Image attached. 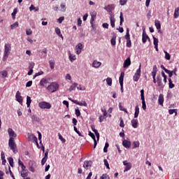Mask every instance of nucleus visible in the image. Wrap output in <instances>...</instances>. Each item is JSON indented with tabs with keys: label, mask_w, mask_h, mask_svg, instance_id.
<instances>
[{
	"label": "nucleus",
	"mask_w": 179,
	"mask_h": 179,
	"mask_svg": "<svg viewBox=\"0 0 179 179\" xmlns=\"http://www.w3.org/2000/svg\"><path fill=\"white\" fill-rule=\"evenodd\" d=\"M12 50V47L10 43H6L4 46V54L3 57V61H6L8 59V57L10 55V51Z\"/></svg>",
	"instance_id": "nucleus-1"
},
{
	"label": "nucleus",
	"mask_w": 179,
	"mask_h": 179,
	"mask_svg": "<svg viewBox=\"0 0 179 179\" xmlns=\"http://www.w3.org/2000/svg\"><path fill=\"white\" fill-rule=\"evenodd\" d=\"M59 89V85L57 83H52L50 85L48 86L47 90L50 92L51 93H54V92H57Z\"/></svg>",
	"instance_id": "nucleus-2"
},
{
	"label": "nucleus",
	"mask_w": 179,
	"mask_h": 179,
	"mask_svg": "<svg viewBox=\"0 0 179 179\" xmlns=\"http://www.w3.org/2000/svg\"><path fill=\"white\" fill-rule=\"evenodd\" d=\"M8 146L10 148L11 150H13V153H17V147L16 145V143H15V140L9 138Z\"/></svg>",
	"instance_id": "nucleus-3"
},
{
	"label": "nucleus",
	"mask_w": 179,
	"mask_h": 179,
	"mask_svg": "<svg viewBox=\"0 0 179 179\" xmlns=\"http://www.w3.org/2000/svg\"><path fill=\"white\" fill-rule=\"evenodd\" d=\"M124 76H125V73L122 72L120 73V76L119 78V83L120 85V90H121L122 93L124 92Z\"/></svg>",
	"instance_id": "nucleus-4"
},
{
	"label": "nucleus",
	"mask_w": 179,
	"mask_h": 179,
	"mask_svg": "<svg viewBox=\"0 0 179 179\" xmlns=\"http://www.w3.org/2000/svg\"><path fill=\"white\" fill-rule=\"evenodd\" d=\"M40 108L50 110L51 108V103L45 101H42L38 103Z\"/></svg>",
	"instance_id": "nucleus-5"
},
{
	"label": "nucleus",
	"mask_w": 179,
	"mask_h": 179,
	"mask_svg": "<svg viewBox=\"0 0 179 179\" xmlns=\"http://www.w3.org/2000/svg\"><path fill=\"white\" fill-rule=\"evenodd\" d=\"M141 97L142 101V108L146 110V102L145 101V90H141Z\"/></svg>",
	"instance_id": "nucleus-6"
},
{
	"label": "nucleus",
	"mask_w": 179,
	"mask_h": 179,
	"mask_svg": "<svg viewBox=\"0 0 179 179\" xmlns=\"http://www.w3.org/2000/svg\"><path fill=\"white\" fill-rule=\"evenodd\" d=\"M141 64H140L138 69L136 70V72L133 77L134 82H138V80H139V78H141Z\"/></svg>",
	"instance_id": "nucleus-7"
},
{
	"label": "nucleus",
	"mask_w": 179,
	"mask_h": 179,
	"mask_svg": "<svg viewBox=\"0 0 179 179\" xmlns=\"http://www.w3.org/2000/svg\"><path fill=\"white\" fill-rule=\"evenodd\" d=\"M123 164L124 166H125L124 173H126V171H129V170L132 169V164L130 162H128V161H124Z\"/></svg>",
	"instance_id": "nucleus-8"
},
{
	"label": "nucleus",
	"mask_w": 179,
	"mask_h": 179,
	"mask_svg": "<svg viewBox=\"0 0 179 179\" xmlns=\"http://www.w3.org/2000/svg\"><path fill=\"white\" fill-rule=\"evenodd\" d=\"M8 134L10 136V139H12V140H15V138H16L17 136L16 133H15V131H13V129L11 128H9L8 129Z\"/></svg>",
	"instance_id": "nucleus-9"
},
{
	"label": "nucleus",
	"mask_w": 179,
	"mask_h": 179,
	"mask_svg": "<svg viewBox=\"0 0 179 179\" xmlns=\"http://www.w3.org/2000/svg\"><path fill=\"white\" fill-rule=\"evenodd\" d=\"M149 40V36L146 34V31H145V29L143 31V35H142V41L143 44L146 43Z\"/></svg>",
	"instance_id": "nucleus-10"
},
{
	"label": "nucleus",
	"mask_w": 179,
	"mask_h": 179,
	"mask_svg": "<svg viewBox=\"0 0 179 179\" xmlns=\"http://www.w3.org/2000/svg\"><path fill=\"white\" fill-rule=\"evenodd\" d=\"M89 136L92 138L94 141V149H96V146H97V141L96 140V136L92 131H89Z\"/></svg>",
	"instance_id": "nucleus-11"
},
{
	"label": "nucleus",
	"mask_w": 179,
	"mask_h": 179,
	"mask_svg": "<svg viewBox=\"0 0 179 179\" xmlns=\"http://www.w3.org/2000/svg\"><path fill=\"white\" fill-rule=\"evenodd\" d=\"M28 140L30 142H37V137L34 134H28Z\"/></svg>",
	"instance_id": "nucleus-12"
},
{
	"label": "nucleus",
	"mask_w": 179,
	"mask_h": 179,
	"mask_svg": "<svg viewBox=\"0 0 179 179\" xmlns=\"http://www.w3.org/2000/svg\"><path fill=\"white\" fill-rule=\"evenodd\" d=\"M83 167L85 170H89L92 167V161H85Z\"/></svg>",
	"instance_id": "nucleus-13"
},
{
	"label": "nucleus",
	"mask_w": 179,
	"mask_h": 179,
	"mask_svg": "<svg viewBox=\"0 0 179 179\" xmlns=\"http://www.w3.org/2000/svg\"><path fill=\"white\" fill-rule=\"evenodd\" d=\"M112 38L110 40V44L111 45H115V40L117 38V35L115 34V33L113 32L112 34Z\"/></svg>",
	"instance_id": "nucleus-14"
},
{
	"label": "nucleus",
	"mask_w": 179,
	"mask_h": 179,
	"mask_svg": "<svg viewBox=\"0 0 179 179\" xmlns=\"http://www.w3.org/2000/svg\"><path fill=\"white\" fill-rule=\"evenodd\" d=\"M158 103H159V106H163V103H164V96L162 94H159V96Z\"/></svg>",
	"instance_id": "nucleus-15"
},
{
	"label": "nucleus",
	"mask_w": 179,
	"mask_h": 179,
	"mask_svg": "<svg viewBox=\"0 0 179 179\" xmlns=\"http://www.w3.org/2000/svg\"><path fill=\"white\" fill-rule=\"evenodd\" d=\"M122 145L127 149H129V148H131V141H127V140H124L122 142Z\"/></svg>",
	"instance_id": "nucleus-16"
},
{
	"label": "nucleus",
	"mask_w": 179,
	"mask_h": 179,
	"mask_svg": "<svg viewBox=\"0 0 179 179\" xmlns=\"http://www.w3.org/2000/svg\"><path fill=\"white\" fill-rule=\"evenodd\" d=\"M131 65V58L128 57L124 62L123 67L128 68Z\"/></svg>",
	"instance_id": "nucleus-17"
},
{
	"label": "nucleus",
	"mask_w": 179,
	"mask_h": 179,
	"mask_svg": "<svg viewBox=\"0 0 179 179\" xmlns=\"http://www.w3.org/2000/svg\"><path fill=\"white\" fill-rule=\"evenodd\" d=\"M96 16H97V13H96V12H92L91 13V20H90L91 24H93V22H94V20L96 19Z\"/></svg>",
	"instance_id": "nucleus-18"
},
{
	"label": "nucleus",
	"mask_w": 179,
	"mask_h": 179,
	"mask_svg": "<svg viewBox=\"0 0 179 179\" xmlns=\"http://www.w3.org/2000/svg\"><path fill=\"white\" fill-rule=\"evenodd\" d=\"M47 83H48V80H47L45 78H43L41 80L40 85L41 86H43V87H46Z\"/></svg>",
	"instance_id": "nucleus-19"
},
{
	"label": "nucleus",
	"mask_w": 179,
	"mask_h": 179,
	"mask_svg": "<svg viewBox=\"0 0 179 179\" xmlns=\"http://www.w3.org/2000/svg\"><path fill=\"white\" fill-rule=\"evenodd\" d=\"M92 66H94V68H100V66H101V62L95 60L93 62Z\"/></svg>",
	"instance_id": "nucleus-20"
},
{
	"label": "nucleus",
	"mask_w": 179,
	"mask_h": 179,
	"mask_svg": "<svg viewBox=\"0 0 179 179\" xmlns=\"http://www.w3.org/2000/svg\"><path fill=\"white\" fill-rule=\"evenodd\" d=\"M139 115V106L136 105L135 107L134 118H138Z\"/></svg>",
	"instance_id": "nucleus-21"
},
{
	"label": "nucleus",
	"mask_w": 179,
	"mask_h": 179,
	"mask_svg": "<svg viewBox=\"0 0 179 179\" xmlns=\"http://www.w3.org/2000/svg\"><path fill=\"white\" fill-rule=\"evenodd\" d=\"M133 128H138V120L133 119L131 121Z\"/></svg>",
	"instance_id": "nucleus-22"
},
{
	"label": "nucleus",
	"mask_w": 179,
	"mask_h": 179,
	"mask_svg": "<svg viewBox=\"0 0 179 179\" xmlns=\"http://www.w3.org/2000/svg\"><path fill=\"white\" fill-rule=\"evenodd\" d=\"M111 27H115V18L114 17H110Z\"/></svg>",
	"instance_id": "nucleus-23"
},
{
	"label": "nucleus",
	"mask_w": 179,
	"mask_h": 179,
	"mask_svg": "<svg viewBox=\"0 0 179 179\" xmlns=\"http://www.w3.org/2000/svg\"><path fill=\"white\" fill-rule=\"evenodd\" d=\"M157 82L159 87L162 85V76L159 74L157 76Z\"/></svg>",
	"instance_id": "nucleus-24"
},
{
	"label": "nucleus",
	"mask_w": 179,
	"mask_h": 179,
	"mask_svg": "<svg viewBox=\"0 0 179 179\" xmlns=\"http://www.w3.org/2000/svg\"><path fill=\"white\" fill-rule=\"evenodd\" d=\"M155 24L157 30H160V29H162V24H160V21L156 20L155 21Z\"/></svg>",
	"instance_id": "nucleus-25"
},
{
	"label": "nucleus",
	"mask_w": 179,
	"mask_h": 179,
	"mask_svg": "<svg viewBox=\"0 0 179 179\" xmlns=\"http://www.w3.org/2000/svg\"><path fill=\"white\" fill-rule=\"evenodd\" d=\"M125 39L127 40H131V37L129 35V28H127L126 29V35L124 36Z\"/></svg>",
	"instance_id": "nucleus-26"
},
{
	"label": "nucleus",
	"mask_w": 179,
	"mask_h": 179,
	"mask_svg": "<svg viewBox=\"0 0 179 179\" xmlns=\"http://www.w3.org/2000/svg\"><path fill=\"white\" fill-rule=\"evenodd\" d=\"M27 176H29V171H24L21 172V177H22V178H26Z\"/></svg>",
	"instance_id": "nucleus-27"
},
{
	"label": "nucleus",
	"mask_w": 179,
	"mask_h": 179,
	"mask_svg": "<svg viewBox=\"0 0 179 179\" xmlns=\"http://www.w3.org/2000/svg\"><path fill=\"white\" fill-rule=\"evenodd\" d=\"M119 108L120 111H124V113H126V114H128V110H127V109H125L124 106H122V104L121 103H119Z\"/></svg>",
	"instance_id": "nucleus-28"
},
{
	"label": "nucleus",
	"mask_w": 179,
	"mask_h": 179,
	"mask_svg": "<svg viewBox=\"0 0 179 179\" xmlns=\"http://www.w3.org/2000/svg\"><path fill=\"white\" fill-rule=\"evenodd\" d=\"M78 86V83H74L69 89V92H72V90H75L76 89V87Z\"/></svg>",
	"instance_id": "nucleus-29"
},
{
	"label": "nucleus",
	"mask_w": 179,
	"mask_h": 179,
	"mask_svg": "<svg viewBox=\"0 0 179 179\" xmlns=\"http://www.w3.org/2000/svg\"><path fill=\"white\" fill-rule=\"evenodd\" d=\"M30 104H31V98L29 96H27V107H30Z\"/></svg>",
	"instance_id": "nucleus-30"
},
{
	"label": "nucleus",
	"mask_w": 179,
	"mask_h": 179,
	"mask_svg": "<svg viewBox=\"0 0 179 179\" xmlns=\"http://www.w3.org/2000/svg\"><path fill=\"white\" fill-rule=\"evenodd\" d=\"M16 13H17V8H14L13 12L11 13L13 19H16Z\"/></svg>",
	"instance_id": "nucleus-31"
},
{
	"label": "nucleus",
	"mask_w": 179,
	"mask_h": 179,
	"mask_svg": "<svg viewBox=\"0 0 179 179\" xmlns=\"http://www.w3.org/2000/svg\"><path fill=\"white\" fill-rule=\"evenodd\" d=\"M169 89H173L174 88V84L173 83V80L171 78H169Z\"/></svg>",
	"instance_id": "nucleus-32"
},
{
	"label": "nucleus",
	"mask_w": 179,
	"mask_h": 179,
	"mask_svg": "<svg viewBox=\"0 0 179 179\" xmlns=\"http://www.w3.org/2000/svg\"><path fill=\"white\" fill-rule=\"evenodd\" d=\"M179 16V8H176L175 9V13H174V17L175 19H177Z\"/></svg>",
	"instance_id": "nucleus-33"
},
{
	"label": "nucleus",
	"mask_w": 179,
	"mask_h": 179,
	"mask_svg": "<svg viewBox=\"0 0 179 179\" xmlns=\"http://www.w3.org/2000/svg\"><path fill=\"white\" fill-rule=\"evenodd\" d=\"M120 26H122V23H124V16L122 15V12L120 13Z\"/></svg>",
	"instance_id": "nucleus-34"
},
{
	"label": "nucleus",
	"mask_w": 179,
	"mask_h": 179,
	"mask_svg": "<svg viewBox=\"0 0 179 179\" xmlns=\"http://www.w3.org/2000/svg\"><path fill=\"white\" fill-rule=\"evenodd\" d=\"M106 83L108 86H111L113 85V79L111 78H106Z\"/></svg>",
	"instance_id": "nucleus-35"
},
{
	"label": "nucleus",
	"mask_w": 179,
	"mask_h": 179,
	"mask_svg": "<svg viewBox=\"0 0 179 179\" xmlns=\"http://www.w3.org/2000/svg\"><path fill=\"white\" fill-rule=\"evenodd\" d=\"M164 52L165 54L166 59H167L168 61H170V59H171L170 54H169V52H167V51H166V50H164Z\"/></svg>",
	"instance_id": "nucleus-36"
},
{
	"label": "nucleus",
	"mask_w": 179,
	"mask_h": 179,
	"mask_svg": "<svg viewBox=\"0 0 179 179\" xmlns=\"http://www.w3.org/2000/svg\"><path fill=\"white\" fill-rule=\"evenodd\" d=\"M152 38H153V44H154V45H159V39H157L155 36H152Z\"/></svg>",
	"instance_id": "nucleus-37"
},
{
	"label": "nucleus",
	"mask_w": 179,
	"mask_h": 179,
	"mask_svg": "<svg viewBox=\"0 0 179 179\" xmlns=\"http://www.w3.org/2000/svg\"><path fill=\"white\" fill-rule=\"evenodd\" d=\"M132 146H133V149L139 148V141H134L132 144Z\"/></svg>",
	"instance_id": "nucleus-38"
},
{
	"label": "nucleus",
	"mask_w": 179,
	"mask_h": 179,
	"mask_svg": "<svg viewBox=\"0 0 179 179\" xmlns=\"http://www.w3.org/2000/svg\"><path fill=\"white\" fill-rule=\"evenodd\" d=\"M50 69H54V65H55V62L54 60H50L49 62Z\"/></svg>",
	"instance_id": "nucleus-39"
},
{
	"label": "nucleus",
	"mask_w": 179,
	"mask_h": 179,
	"mask_svg": "<svg viewBox=\"0 0 179 179\" xmlns=\"http://www.w3.org/2000/svg\"><path fill=\"white\" fill-rule=\"evenodd\" d=\"M110 146V145L108 144V143H105V146H104V148H103V152H104V153H107V152H108V150L107 149H108V147Z\"/></svg>",
	"instance_id": "nucleus-40"
},
{
	"label": "nucleus",
	"mask_w": 179,
	"mask_h": 179,
	"mask_svg": "<svg viewBox=\"0 0 179 179\" xmlns=\"http://www.w3.org/2000/svg\"><path fill=\"white\" fill-rule=\"evenodd\" d=\"M8 163H9L10 166L11 167H13V158H12V157H8Z\"/></svg>",
	"instance_id": "nucleus-41"
},
{
	"label": "nucleus",
	"mask_w": 179,
	"mask_h": 179,
	"mask_svg": "<svg viewBox=\"0 0 179 179\" xmlns=\"http://www.w3.org/2000/svg\"><path fill=\"white\" fill-rule=\"evenodd\" d=\"M26 34H27V36H31V34H33V31H31V29H27Z\"/></svg>",
	"instance_id": "nucleus-42"
},
{
	"label": "nucleus",
	"mask_w": 179,
	"mask_h": 179,
	"mask_svg": "<svg viewBox=\"0 0 179 179\" xmlns=\"http://www.w3.org/2000/svg\"><path fill=\"white\" fill-rule=\"evenodd\" d=\"M103 163L106 169H108V170H110V164H108V161H107V159H104Z\"/></svg>",
	"instance_id": "nucleus-43"
},
{
	"label": "nucleus",
	"mask_w": 179,
	"mask_h": 179,
	"mask_svg": "<svg viewBox=\"0 0 179 179\" xmlns=\"http://www.w3.org/2000/svg\"><path fill=\"white\" fill-rule=\"evenodd\" d=\"M29 167H36V162L34 161H29Z\"/></svg>",
	"instance_id": "nucleus-44"
},
{
	"label": "nucleus",
	"mask_w": 179,
	"mask_h": 179,
	"mask_svg": "<svg viewBox=\"0 0 179 179\" xmlns=\"http://www.w3.org/2000/svg\"><path fill=\"white\" fill-rule=\"evenodd\" d=\"M1 75L2 78H5L6 76H8V72L6 71H3L1 72Z\"/></svg>",
	"instance_id": "nucleus-45"
},
{
	"label": "nucleus",
	"mask_w": 179,
	"mask_h": 179,
	"mask_svg": "<svg viewBox=\"0 0 179 179\" xmlns=\"http://www.w3.org/2000/svg\"><path fill=\"white\" fill-rule=\"evenodd\" d=\"M69 59H70L71 62H73V61H75V59H76V57L75 55L70 54Z\"/></svg>",
	"instance_id": "nucleus-46"
},
{
	"label": "nucleus",
	"mask_w": 179,
	"mask_h": 179,
	"mask_svg": "<svg viewBox=\"0 0 179 179\" xmlns=\"http://www.w3.org/2000/svg\"><path fill=\"white\" fill-rule=\"evenodd\" d=\"M18 26H19V23H18L17 22H15L14 24H13L10 25V28H11L12 29H16V27H18Z\"/></svg>",
	"instance_id": "nucleus-47"
},
{
	"label": "nucleus",
	"mask_w": 179,
	"mask_h": 179,
	"mask_svg": "<svg viewBox=\"0 0 179 179\" xmlns=\"http://www.w3.org/2000/svg\"><path fill=\"white\" fill-rule=\"evenodd\" d=\"M169 113L171 115H173V113H175V115H177V109H170Z\"/></svg>",
	"instance_id": "nucleus-48"
},
{
	"label": "nucleus",
	"mask_w": 179,
	"mask_h": 179,
	"mask_svg": "<svg viewBox=\"0 0 179 179\" xmlns=\"http://www.w3.org/2000/svg\"><path fill=\"white\" fill-rule=\"evenodd\" d=\"M60 8H61L62 12H65V10H66V7L65 6V4H64V3H62L60 5Z\"/></svg>",
	"instance_id": "nucleus-49"
},
{
	"label": "nucleus",
	"mask_w": 179,
	"mask_h": 179,
	"mask_svg": "<svg viewBox=\"0 0 179 179\" xmlns=\"http://www.w3.org/2000/svg\"><path fill=\"white\" fill-rule=\"evenodd\" d=\"M76 50H82L83 48V45L80 43L76 46Z\"/></svg>",
	"instance_id": "nucleus-50"
},
{
	"label": "nucleus",
	"mask_w": 179,
	"mask_h": 179,
	"mask_svg": "<svg viewBox=\"0 0 179 179\" xmlns=\"http://www.w3.org/2000/svg\"><path fill=\"white\" fill-rule=\"evenodd\" d=\"M78 106L87 107V103H86V101H83L82 102H79Z\"/></svg>",
	"instance_id": "nucleus-51"
},
{
	"label": "nucleus",
	"mask_w": 179,
	"mask_h": 179,
	"mask_svg": "<svg viewBox=\"0 0 179 179\" xmlns=\"http://www.w3.org/2000/svg\"><path fill=\"white\" fill-rule=\"evenodd\" d=\"M58 136H59V139H60V141H62V142H63V143H65V142H66V140H65V138H62V136L61 135V134H58Z\"/></svg>",
	"instance_id": "nucleus-52"
},
{
	"label": "nucleus",
	"mask_w": 179,
	"mask_h": 179,
	"mask_svg": "<svg viewBox=\"0 0 179 179\" xmlns=\"http://www.w3.org/2000/svg\"><path fill=\"white\" fill-rule=\"evenodd\" d=\"M73 129H74L75 132H76V134H78V136H83V135H82V134H80V131H79L78 130V128H76V127L74 126Z\"/></svg>",
	"instance_id": "nucleus-53"
},
{
	"label": "nucleus",
	"mask_w": 179,
	"mask_h": 179,
	"mask_svg": "<svg viewBox=\"0 0 179 179\" xmlns=\"http://www.w3.org/2000/svg\"><path fill=\"white\" fill-rule=\"evenodd\" d=\"M41 54H44L43 58H47V49H43L41 52Z\"/></svg>",
	"instance_id": "nucleus-54"
},
{
	"label": "nucleus",
	"mask_w": 179,
	"mask_h": 179,
	"mask_svg": "<svg viewBox=\"0 0 179 179\" xmlns=\"http://www.w3.org/2000/svg\"><path fill=\"white\" fill-rule=\"evenodd\" d=\"M17 101H18V103H20V104H22V103H23V99H22V96H17L15 97Z\"/></svg>",
	"instance_id": "nucleus-55"
},
{
	"label": "nucleus",
	"mask_w": 179,
	"mask_h": 179,
	"mask_svg": "<svg viewBox=\"0 0 179 179\" xmlns=\"http://www.w3.org/2000/svg\"><path fill=\"white\" fill-rule=\"evenodd\" d=\"M120 127H121V128H124V127H125V124H124V120H122V117H120Z\"/></svg>",
	"instance_id": "nucleus-56"
},
{
	"label": "nucleus",
	"mask_w": 179,
	"mask_h": 179,
	"mask_svg": "<svg viewBox=\"0 0 179 179\" xmlns=\"http://www.w3.org/2000/svg\"><path fill=\"white\" fill-rule=\"evenodd\" d=\"M43 73H44V72H43V71H39V72L36 73L34 76V79H35L36 78H37V76H40L41 75H43Z\"/></svg>",
	"instance_id": "nucleus-57"
},
{
	"label": "nucleus",
	"mask_w": 179,
	"mask_h": 179,
	"mask_svg": "<svg viewBox=\"0 0 179 179\" xmlns=\"http://www.w3.org/2000/svg\"><path fill=\"white\" fill-rule=\"evenodd\" d=\"M127 47H128L129 48H131V47H132L131 39L127 41Z\"/></svg>",
	"instance_id": "nucleus-58"
},
{
	"label": "nucleus",
	"mask_w": 179,
	"mask_h": 179,
	"mask_svg": "<svg viewBox=\"0 0 179 179\" xmlns=\"http://www.w3.org/2000/svg\"><path fill=\"white\" fill-rule=\"evenodd\" d=\"M36 10V11H37V10H38V8H36V7H34V5H33V4H31V6L29 7V10Z\"/></svg>",
	"instance_id": "nucleus-59"
},
{
	"label": "nucleus",
	"mask_w": 179,
	"mask_h": 179,
	"mask_svg": "<svg viewBox=\"0 0 179 179\" xmlns=\"http://www.w3.org/2000/svg\"><path fill=\"white\" fill-rule=\"evenodd\" d=\"M106 117H107V116H104V115L99 116V122H103V121L104 120H106Z\"/></svg>",
	"instance_id": "nucleus-60"
},
{
	"label": "nucleus",
	"mask_w": 179,
	"mask_h": 179,
	"mask_svg": "<svg viewBox=\"0 0 179 179\" xmlns=\"http://www.w3.org/2000/svg\"><path fill=\"white\" fill-rule=\"evenodd\" d=\"M31 85H33V81L29 80L27 83L26 84V87H30L31 86Z\"/></svg>",
	"instance_id": "nucleus-61"
},
{
	"label": "nucleus",
	"mask_w": 179,
	"mask_h": 179,
	"mask_svg": "<svg viewBox=\"0 0 179 179\" xmlns=\"http://www.w3.org/2000/svg\"><path fill=\"white\" fill-rule=\"evenodd\" d=\"M101 179H110V176H108V175H107V174H103L101 177Z\"/></svg>",
	"instance_id": "nucleus-62"
},
{
	"label": "nucleus",
	"mask_w": 179,
	"mask_h": 179,
	"mask_svg": "<svg viewBox=\"0 0 179 179\" xmlns=\"http://www.w3.org/2000/svg\"><path fill=\"white\" fill-rule=\"evenodd\" d=\"M127 0H120V3L122 6H124V5H125V3H127Z\"/></svg>",
	"instance_id": "nucleus-63"
},
{
	"label": "nucleus",
	"mask_w": 179,
	"mask_h": 179,
	"mask_svg": "<svg viewBox=\"0 0 179 179\" xmlns=\"http://www.w3.org/2000/svg\"><path fill=\"white\" fill-rule=\"evenodd\" d=\"M76 115L80 117V110H79V109H76Z\"/></svg>",
	"instance_id": "nucleus-64"
}]
</instances>
